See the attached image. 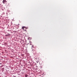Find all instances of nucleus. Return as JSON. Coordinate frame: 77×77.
Masks as SVG:
<instances>
[{
	"label": "nucleus",
	"mask_w": 77,
	"mask_h": 77,
	"mask_svg": "<svg viewBox=\"0 0 77 77\" xmlns=\"http://www.w3.org/2000/svg\"><path fill=\"white\" fill-rule=\"evenodd\" d=\"M32 53H33V54H35L36 53V51L32 49Z\"/></svg>",
	"instance_id": "f257e3e1"
},
{
	"label": "nucleus",
	"mask_w": 77,
	"mask_h": 77,
	"mask_svg": "<svg viewBox=\"0 0 77 77\" xmlns=\"http://www.w3.org/2000/svg\"><path fill=\"white\" fill-rule=\"evenodd\" d=\"M20 42L21 44H23L24 43V40H22L21 39H20Z\"/></svg>",
	"instance_id": "f03ea898"
},
{
	"label": "nucleus",
	"mask_w": 77,
	"mask_h": 77,
	"mask_svg": "<svg viewBox=\"0 0 77 77\" xmlns=\"http://www.w3.org/2000/svg\"><path fill=\"white\" fill-rule=\"evenodd\" d=\"M3 2L4 4H5V3H6L7 2V1H6V0H3Z\"/></svg>",
	"instance_id": "7ed1b4c3"
},
{
	"label": "nucleus",
	"mask_w": 77,
	"mask_h": 77,
	"mask_svg": "<svg viewBox=\"0 0 77 77\" xmlns=\"http://www.w3.org/2000/svg\"><path fill=\"white\" fill-rule=\"evenodd\" d=\"M24 28H25V29H27V28L25 27V26H22V29L26 31V29H24Z\"/></svg>",
	"instance_id": "20e7f679"
},
{
	"label": "nucleus",
	"mask_w": 77,
	"mask_h": 77,
	"mask_svg": "<svg viewBox=\"0 0 77 77\" xmlns=\"http://www.w3.org/2000/svg\"><path fill=\"white\" fill-rule=\"evenodd\" d=\"M4 69H5V68L4 67L2 68V72H4Z\"/></svg>",
	"instance_id": "39448f33"
},
{
	"label": "nucleus",
	"mask_w": 77,
	"mask_h": 77,
	"mask_svg": "<svg viewBox=\"0 0 77 77\" xmlns=\"http://www.w3.org/2000/svg\"><path fill=\"white\" fill-rule=\"evenodd\" d=\"M34 48V47L33 46V45H32L31 47L32 49H33V48Z\"/></svg>",
	"instance_id": "423d86ee"
},
{
	"label": "nucleus",
	"mask_w": 77,
	"mask_h": 77,
	"mask_svg": "<svg viewBox=\"0 0 77 77\" xmlns=\"http://www.w3.org/2000/svg\"><path fill=\"white\" fill-rule=\"evenodd\" d=\"M25 77H27V76H28V75H27L26 74L25 75Z\"/></svg>",
	"instance_id": "0eeeda50"
},
{
	"label": "nucleus",
	"mask_w": 77,
	"mask_h": 77,
	"mask_svg": "<svg viewBox=\"0 0 77 77\" xmlns=\"http://www.w3.org/2000/svg\"><path fill=\"white\" fill-rule=\"evenodd\" d=\"M29 43H30V45H32V42H30V41H29Z\"/></svg>",
	"instance_id": "6e6552de"
},
{
	"label": "nucleus",
	"mask_w": 77,
	"mask_h": 77,
	"mask_svg": "<svg viewBox=\"0 0 77 77\" xmlns=\"http://www.w3.org/2000/svg\"><path fill=\"white\" fill-rule=\"evenodd\" d=\"M3 66H4L3 65V66H1V68H3Z\"/></svg>",
	"instance_id": "1a4fd4ad"
},
{
	"label": "nucleus",
	"mask_w": 77,
	"mask_h": 77,
	"mask_svg": "<svg viewBox=\"0 0 77 77\" xmlns=\"http://www.w3.org/2000/svg\"><path fill=\"white\" fill-rule=\"evenodd\" d=\"M5 71H6V72H7V71H8V70L6 69H5Z\"/></svg>",
	"instance_id": "9d476101"
},
{
	"label": "nucleus",
	"mask_w": 77,
	"mask_h": 77,
	"mask_svg": "<svg viewBox=\"0 0 77 77\" xmlns=\"http://www.w3.org/2000/svg\"><path fill=\"white\" fill-rule=\"evenodd\" d=\"M0 64H1V65H2V63H0Z\"/></svg>",
	"instance_id": "9b49d317"
}]
</instances>
